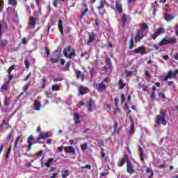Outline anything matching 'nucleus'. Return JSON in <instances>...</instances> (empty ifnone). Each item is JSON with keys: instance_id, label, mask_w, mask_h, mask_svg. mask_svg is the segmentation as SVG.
<instances>
[{"instance_id": "052dcab7", "label": "nucleus", "mask_w": 178, "mask_h": 178, "mask_svg": "<svg viewBox=\"0 0 178 178\" xmlns=\"http://www.w3.org/2000/svg\"><path fill=\"white\" fill-rule=\"evenodd\" d=\"M115 106L117 108H119V104H120V102L119 101V99L115 98Z\"/></svg>"}, {"instance_id": "6ab92c4d", "label": "nucleus", "mask_w": 178, "mask_h": 178, "mask_svg": "<svg viewBox=\"0 0 178 178\" xmlns=\"http://www.w3.org/2000/svg\"><path fill=\"white\" fill-rule=\"evenodd\" d=\"M174 74H173V71L172 70L168 71L166 76H164L165 81H167L168 79H172V77H174Z\"/></svg>"}, {"instance_id": "39448f33", "label": "nucleus", "mask_w": 178, "mask_h": 178, "mask_svg": "<svg viewBox=\"0 0 178 178\" xmlns=\"http://www.w3.org/2000/svg\"><path fill=\"white\" fill-rule=\"evenodd\" d=\"M163 33H165V28L163 27L159 28L157 31L153 35H152V39L156 40V38L159 35H161V34H163Z\"/></svg>"}, {"instance_id": "393cba45", "label": "nucleus", "mask_w": 178, "mask_h": 178, "mask_svg": "<svg viewBox=\"0 0 178 178\" xmlns=\"http://www.w3.org/2000/svg\"><path fill=\"white\" fill-rule=\"evenodd\" d=\"M104 8H105V4L104 3V1L99 0V6L97 7V9L98 10H102V9H104Z\"/></svg>"}, {"instance_id": "680f3d73", "label": "nucleus", "mask_w": 178, "mask_h": 178, "mask_svg": "<svg viewBox=\"0 0 178 178\" xmlns=\"http://www.w3.org/2000/svg\"><path fill=\"white\" fill-rule=\"evenodd\" d=\"M87 12H88V8H86L85 10L82 13L81 15V17L83 18L84 16H86Z\"/></svg>"}, {"instance_id": "20e7f679", "label": "nucleus", "mask_w": 178, "mask_h": 178, "mask_svg": "<svg viewBox=\"0 0 178 178\" xmlns=\"http://www.w3.org/2000/svg\"><path fill=\"white\" fill-rule=\"evenodd\" d=\"M144 38V32L138 30L134 37L135 42H140Z\"/></svg>"}, {"instance_id": "b1692460", "label": "nucleus", "mask_w": 178, "mask_h": 178, "mask_svg": "<svg viewBox=\"0 0 178 178\" xmlns=\"http://www.w3.org/2000/svg\"><path fill=\"white\" fill-rule=\"evenodd\" d=\"M94 40H95V35H94V33H92L89 35V38L86 42L87 45H88V44H90V42H92V41H94Z\"/></svg>"}, {"instance_id": "7ed1b4c3", "label": "nucleus", "mask_w": 178, "mask_h": 178, "mask_svg": "<svg viewBox=\"0 0 178 178\" xmlns=\"http://www.w3.org/2000/svg\"><path fill=\"white\" fill-rule=\"evenodd\" d=\"M27 143L29 144L28 145V149L31 151V149H33V146L34 144H41L40 141L38 140V138H36V140H34V138H33V135H31L28 137Z\"/></svg>"}, {"instance_id": "4468645a", "label": "nucleus", "mask_w": 178, "mask_h": 178, "mask_svg": "<svg viewBox=\"0 0 178 178\" xmlns=\"http://www.w3.org/2000/svg\"><path fill=\"white\" fill-rule=\"evenodd\" d=\"M129 120L131 122L130 129H129V134H133L134 133V120L133 119V115H129Z\"/></svg>"}, {"instance_id": "1a4fd4ad", "label": "nucleus", "mask_w": 178, "mask_h": 178, "mask_svg": "<svg viewBox=\"0 0 178 178\" xmlns=\"http://www.w3.org/2000/svg\"><path fill=\"white\" fill-rule=\"evenodd\" d=\"M79 92L81 95H84L86 94H88V92H90V90L87 88L81 86L79 89Z\"/></svg>"}, {"instance_id": "a18cd8bd", "label": "nucleus", "mask_w": 178, "mask_h": 178, "mask_svg": "<svg viewBox=\"0 0 178 178\" xmlns=\"http://www.w3.org/2000/svg\"><path fill=\"white\" fill-rule=\"evenodd\" d=\"M7 144L6 143H2L1 147H0V155L3 152V149H5V147H6Z\"/></svg>"}, {"instance_id": "0eeeda50", "label": "nucleus", "mask_w": 178, "mask_h": 178, "mask_svg": "<svg viewBox=\"0 0 178 178\" xmlns=\"http://www.w3.org/2000/svg\"><path fill=\"white\" fill-rule=\"evenodd\" d=\"M115 3V9L118 12V13L122 15V13H123V6H122V3H119V1H116Z\"/></svg>"}, {"instance_id": "a878e982", "label": "nucleus", "mask_w": 178, "mask_h": 178, "mask_svg": "<svg viewBox=\"0 0 178 178\" xmlns=\"http://www.w3.org/2000/svg\"><path fill=\"white\" fill-rule=\"evenodd\" d=\"M7 3L11 6H17V0H8Z\"/></svg>"}, {"instance_id": "79ce46f5", "label": "nucleus", "mask_w": 178, "mask_h": 178, "mask_svg": "<svg viewBox=\"0 0 178 178\" xmlns=\"http://www.w3.org/2000/svg\"><path fill=\"white\" fill-rule=\"evenodd\" d=\"M13 133V131L11 130L8 134L6 136V138L7 140V141H10L11 138H12V134Z\"/></svg>"}, {"instance_id": "864d4df0", "label": "nucleus", "mask_w": 178, "mask_h": 178, "mask_svg": "<svg viewBox=\"0 0 178 178\" xmlns=\"http://www.w3.org/2000/svg\"><path fill=\"white\" fill-rule=\"evenodd\" d=\"M10 152H12V145H10V147L8 148L6 156H9L10 155Z\"/></svg>"}, {"instance_id": "37998d69", "label": "nucleus", "mask_w": 178, "mask_h": 178, "mask_svg": "<svg viewBox=\"0 0 178 178\" xmlns=\"http://www.w3.org/2000/svg\"><path fill=\"white\" fill-rule=\"evenodd\" d=\"M16 69V65H12L8 70H7V73H12V70H15Z\"/></svg>"}, {"instance_id": "f257e3e1", "label": "nucleus", "mask_w": 178, "mask_h": 178, "mask_svg": "<svg viewBox=\"0 0 178 178\" xmlns=\"http://www.w3.org/2000/svg\"><path fill=\"white\" fill-rule=\"evenodd\" d=\"M156 124L159 126V124H163V126H166V111L161 109L160 110V115H156Z\"/></svg>"}, {"instance_id": "49530a36", "label": "nucleus", "mask_w": 178, "mask_h": 178, "mask_svg": "<svg viewBox=\"0 0 178 178\" xmlns=\"http://www.w3.org/2000/svg\"><path fill=\"white\" fill-rule=\"evenodd\" d=\"M81 148L82 151H86V149H87V148H88V144L84 143V144L81 145Z\"/></svg>"}, {"instance_id": "412c9836", "label": "nucleus", "mask_w": 178, "mask_h": 178, "mask_svg": "<svg viewBox=\"0 0 178 178\" xmlns=\"http://www.w3.org/2000/svg\"><path fill=\"white\" fill-rule=\"evenodd\" d=\"M62 2H65V0H53L51 5H53L54 8H58V3H59V5H62Z\"/></svg>"}, {"instance_id": "4d7b16f0", "label": "nucleus", "mask_w": 178, "mask_h": 178, "mask_svg": "<svg viewBox=\"0 0 178 178\" xmlns=\"http://www.w3.org/2000/svg\"><path fill=\"white\" fill-rule=\"evenodd\" d=\"M68 172H69V171H67V170L64 171V172H63V171H62V177H63V178H66V177H67V176H68V175H67Z\"/></svg>"}, {"instance_id": "69168bd1", "label": "nucleus", "mask_w": 178, "mask_h": 178, "mask_svg": "<svg viewBox=\"0 0 178 178\" xmlns=\"http://www.w3.org/2000/svg\"><path fill=\"white\" fill-rule=\"evenodd\" d=\"M121 99L122 101V104H124V102H126V96H124V94L121 95Z\"/></svg>"}, {"instance_id": "5fc2aeb1", "label": "nucleus", "mask_w": 178, "mask_h": 178, "mask_svg": "<svg viewBox=\"0 0 178 178\" xmlns=\"http://www.w3.org/2000/svg\"><path fill=\"white\" fill-rule=\"evenodd\" d=\"M63 80V78L62 77H58V78H54L53 79L54 83H58V81H62Z\"/></svg>"}, {"instance_id": "6e6552de", "label": "nucleus", "mask_w": 178, "mask_h": 178, "mask_svg": "<svg viewBox=\"0 0 178 178\" xmlns=\"http://www.w3.org/2000/svg\"><path fill=\"white\" fill-rule=\"evenodd\" d=\"M9 127H12L10 124H9V120L8 122L6 120H3L1 124H0V129H4L5 130L9 129Z\"/></svg>"}, {"instance_id": "f704fd0d", "label": "nucleus", "mask_w": 178, "mask_h": 178, "mask_svg": "<svg viewBox=\"0 0 178 178\" xmlns=\"http://www.w3.org/2000/svg\"><path fill=\"white\" fill-rule=\"evenodd\" d=\"M8 43V40L6 39H3L0 42V48H5V45Z\"/></svg>"}, {"instance_id": "58836bf2", "label": "nucleus", "mask_w": 178, "mask_h": 178, "mask_svg": "<svg viewBox=\"0 0 178 178\" xmlns=\"http://www.w3.org/2000/svg\"><path fill=\"white\" fill-rule=\"evenodd\" d=\"M131 40L129 41V49H133V40L134 38V35L131 34Z\"/></svg>"}, {"instance_id": "13d9d810", "label": "nucleus", "mask_w": 178, "mask_h": 178, "mask_svg": "<svg viewBox=\"0 0 178 178\" xmlns=\"http://www.w3.org/2000/svg\"><path fill=\"white\" fill-rule=\"evenodd\" d=\"M81 169H91V165L90 164H87L86 165L81 166Z\"/></svg>"}, {"instance_id": "f8f14e48", "label": "nucleus", "mask_w": 178, "mask_h": 178, "mask_svg": "<svg viewBox=\"0 0 178 178\" xmlns=\"http://www.w3.org/2000/svg\"><path fill=\"white\" fill-rule=\"evenodd\" d=\"M65 152L67 154H76V148L70 146H67L65 147Z\"/></svg>"}, {"instance_id": "473e14b6", "label": "nucleus", "mask_w": 178, "mask_h": 178, "mask_svg": "<svg viewBox=\"0 0 178 178\" xmlns=\"http://www.w3.org/2000/svg\"><path fill=\"white\" fill-rule=\"evenodd\" d=\"M7 73H8L7 84H9L11 80L13 79V74H12L11 72H7Z\"/></svg>"}, {"instance_id": "bb28decb", "label": "nucleus", "mask_w": 178, "mask_h": 178, "mask_svg": "<svg viewBox=\"0 0 178 178\" xmlns=\"http://www.w3.org/2000/svg\"><path fill=\"white\" fill-rule=\"evenodd\" d=\"M9 83L6 82V83L3 84L0 88V91L2 92L3 91H8V86Z\"/></svg>"}, {"instance_id": "de8ad7c7", "label": "nucleus", "mask_w": 178, "mask_h": 178, "mask_svg": "<svg viewBox=\"0 0 178 178\" xmlns=\"http://www.w3.org/2000/svg\"><path fill=\"white\" fill-rule=\"evenodd\" d=\"M46 83H47V79H42V86H41L42 90H44V88H45Z\"/></svg>"}, {"instance_id": "a19ab883", "label": "nucleus", "mask_w": 178, "mask_h": 178, "mask_svg": "<svg viewBox=\"0 0 178 178\" xmlns=\"http://www.w3.org/2000/svg\"><path fill=\"white\" fill-rule=\"evenodd\" d=\"M98 88H99V90H100V91H104V90H105V88H106V86H105V84L101 83L99 84Z\"/></svg>"}, {"instance_id": "e2e57ef3", "label": "nucleus", "mask_w": 178, "mask_h": 178, "mask_svg": "<svg viewBox=\"0 0 178 178\" xmlns=\"http://www.w3.org/2000/svg\"><path fill=\"white\" fill-rule=\"evenodd\" d=\"M159 97H161V98H163V99H166V96H165V93H163V92H159Z\"/></svg>"}, {"instance_id": "338daca9", "label": "nucleus", "mask_w": 178, "mask_h": 178, "mask_svg": "<svg viewBox=\"0 0 178 178\" xmlns=\"http://www.w3.org/2000/svg\"><path fill=\"white\" fill-rule=\"evenodd\" d=\"M106 62L109 65V66H112V60H111V58H108Z\"/></svg>"}, {"instance_id": "ea45409f", "label": "nucleus", "mask_w": 178, "mask_h": 178, "mask_svg": "<svg viewBox=\"0 0 178 178\" xmlns=\"http://www.w3.org/2000/svg\"><path fill=\"white\" fill-rule=\"evenodd\" d=\"M126 22H127V15H124L122 17V27L126 26Z\"/></svg>"}, {"instance_id": "a211bd4d", "label": "nucleus", "mask_w": 178, "mask_h": 178, "mask_svg": "<svg viewBox=\"0 0 178 178\" xmlns=\"http://www.w3.org/2000/svg\"><path fill=\"white\" fill-rule=\"evenodd\" d=\"M88 111L89 112H92V108H94V106H95V101H94L93 99H90L89 104H88Z\"/></svg>"}, {"instance_id": "e433bc0d", "label": "nucleus", "mask_w": 178, "mask_h": 178, "mask_svg": "<svg viewBox=\"0 0 178 178\" xmlns=\"http://www.w3.org/2000/svg\"><path fill=\"white\" fill-rule=\"evenodd\" d=\"M124 73H125V76L126 77H131V76H133V72H131V71H129L127 70H125Z\"/></svg>"}, {"instance_id": "bf43d9fd", "label": "nucleus", "mask_w": 178, "mask_h": 178, "mask_svg": "<svg viewBox=\"0 0 178 178\" xmlns=\"http://www.w3.org/2000/svg\"><path fill=\"white\" fill-rule=\"evenodd\" d=\"M22 90H23L24 92H27V90H29V85L28 84H25L22 87Z\"/></svg>"}, {"instance_id": "423d86ee", "label": "nucleus", "mask_w": 178, "mask_h": 178, "mask_svg": "<svg viewBox=\"0 0 178 178\" xmlns=\"http://www.w3.org/2000/svg\"><path fill=\"white\" fill-rule=\"evenodd\" d=\"M134 54H140V55H147V52L144 49V46H140L134 50Z\"/></svg>"}, {"instance_id": "c03bdc74", "label": "nucleus", "mask_w": 178, "mask_h": 178, "mask_svg": "<svg viewBox=\"0 0 178 178\" xmlns=\"http://www.w3.org/2000/svg\"><path fill=\"white\" fill-rule=\"evenodd\" d=\"M52 161H54V159H48L44 164L45 166H47V168H49V166H51V163H52Z\"/></svg>"}, {"instance_id": "f3484780", "label": "nucleus", "mask_w": 178, "mask_h": 178, "mask_svg": "<svg viewBox=\"0 0 178 178\" xmlns=\"http://www.w3.org/2000/svg\"><path fill=\"white\" fill-rule=\"evenodd\" d=\"M73 120L74 121V124H79V123H81V121L80 120V114L78 113H74Z\"/></svg>"}, {"instance_id": "72a5a7b5", "label": "nucleus", "mask_w": 178, "mask_h": 178, "mask_svg": "<svg viewBox=\"0 0 178 178\" xmlns=\"http://www.w3.org/2000/svg\"><path fill=\"white\" fill-rule=\"evenodd\" d=\"M120 129H118V122H115L113 125V131L116 133V134H119Z\"/></svg>"}, {"instance_id": "9b49d317", "label": "nucleus", "mask_w": 178, "mask_h": 178, "mask_svg": "<svg viewBox=\"0 0 178 178\" xmlns=\"http://www.w3.org/2000/svg\"><path fill=\"white\" fill-rule=\"evenodd\" d=\"M127 173H134V170L133 169V165H131V162L130 161H127Z\"/></svg>"}, {"instance_id": "603ef678", "label": "nucleus", "mask_w": 178, "mask_h": 178, "mask_svg": "<svg viewBox=\"0 0 178 178\" xmlns=\"http://www.w3.org/2000/svg\"><path fill=\"white\" fill-rule=\"evenodd\" d=\"M46 97H47V98H52V92H44Z\"/></svg>"}, {"instance_id": "5701e85b", "label": "nucleus", "mask_w": 178, "mask_h": 178, "mask_svg": "<svg viewBox=\"0 0 178 178\" xmlns=\"http://www.w3.org/2000/svg\"><path fill=\"white\" fill-rule=\"evenodd\" d=\"M41 106H42L41 102L35 100V111H40Z\"/></svg>"}, {"instance_id": "aec40b11", "label": "nucleus", "mask_w": 178, "mask_h": 178, "mask_svg": "<svg viewBox=\"0 0 178 178\" xmlns=\"http://www.w3.org/2000/svg\"><path fill=\"white\" fill-rule=\"evenodd\" d=\"M127 161H130L129 159V157L128 156L124 157L122 159H121L120 161V163H118V166H123V165H124V163L127 164Z\"/></svg>"}, {"instance_id": "4c0bfd02", "label": "nucleus", "mask_w": 178, "mask_h": 178, "mask_svg": "<svg viewBox=\"0 0 178 178\" xmlns=\"http://www.w3.org/2000/svg\"><path fill=\"white\" fill-rule=\"evenodd\" d=\"M51 91H59V86L58 84L52 85Z\"/></svg>"}, {"instance_id": "f03ea898", "label": "nucleus", "mask_w": 178, "mask_h": 178, "mask_svg": "<svg viewBox=\"0 0 178 178\" xmlns=\"http://www.w3.org/2000/svg\"><path fill=\"white\" fill-rule=\"evenodd\" d=\"M63 51L65 58L73 59V57L77 56V54H76V50H74V49H70V46H68L67 47V48L63 49Z\"/></svg>"}, {"instance_id": "2eb2a0df", "label": "nucleus", "mask_w": 178, "mask_h": 178, "mask_svg": "<svg viewBox=\"0 0 178 178\" xmlns=\"http://www.w3.org/2000/svg\"><path fill=\"white\" fill-rule=\"evenodd\" d=\"M29 24L34 29V27H35L37 25V19H35L34 17H31L29 19Z\"/></svg>"}, {"instance_id": "774afa93", "label": "nucleus", "mask_w": 178, "mask_h": 178, "mask_svg": "<svg viewBox=\"0 0 178 178\" xmlns=\"http://www.w3.org/2000/svg\"><path fill=\"white\" fill-rule=\"evenodd\" d=\"M21 44H24V45H26V44H27V41L26 40V38H23L22 39Z\"/></svg>"}, {"instance_id": "dca6fc26", "label": "nucleus", "mask_w": 178, "mask_h": 178, "mask_svg": "<svg viewBox=\"0 0 178 178\" xmlns=\"http://www.w3.org/2000/svg\"><path fill=\"white\" fill-rule=\"evenodd\" d=\"M164 19L166 22H172V20L176 19L175 16H172V15L165 13V16H164Z\"/></svg>"}, {"instance_id": "09e8293b", "label": "nucleus", "mask_w": 178, "mask_h": 178, "mask_svg": "<svg viewBox=\"0 0 178 178\" xmlns=\"http://www.w3.org/2000/svg\"><path fill=\"white\" fill-rule=\"evenodd\" d=\"M19 141H20V136H17V138L15 139V145L14 149L17 148V145H19Z\"/></svg>"}, {"instance_id": "0e129e2a", "label": "nucleus", "mask_w": 178, "mask_h": 178, "mask_svg": "<svg viewBox=\"0 0 178 178\" xmlns=\"http://www.w3.org/2000/svg\"><path fill=\"white\" fill-rule=\"evenodd\" d=\"M58 62H59V59H57L55 58H51V63H58Z\"/></svg>"}, {"instance_id": "c9c22d12", "label": "nucleus", "mask_w": 178, "mask_h": 178, "mask_svg": "<svg viewBox=\"0 0 178 178\" xmlns=\"http://www.w3.org/2000/svg\"><path fill=\"white\" fill-rule=\"evenodd\" d=\"M167 44H176V38H170L169 39H167Z\"/></svg>"}, {"instance_id": "4be33fe9", "label": "nucleus", "mask_w": 178, "mask_h": 178, "mask_svg": "<svg viewBox=\"0 0 178 178\" xmlns=\"http://www.w3.org/2000/svg\"><path fill=\"white\" fill-rule=\"evenodd\" d=\"M145 173H149L148 178L154 177V171H152V169H151L150 168H146Z\"/></svg>"}, {"instance_id": "6e6d98bb", "label": "nucleus", "mask_w": 178, "mask_h": 178, "mask_svg": "<svg viewBox=\"0 0 178 178\" xmlns=\"http://www.w3.org/2000/svg\"><path fill=\"white\" fill-rule=\"evenodd\" d=\"M139 154L140 156H144V149L141 147H139Z\"/></svg>"}, {"instance_id": "c756f323", "label": "nucleus", "mask_w": 178, "mask_h": 178, "mask_svg": "<svg viewBox=\"0 0 178 178\" xmlns=\"http://www.w3.org/2000/svg\"><path fill=\"white\" fill-rule=\"evenodd\" d=\"M166 44H168V39L163 38L158 43V45L159 47H162L166 45Z\"/></svg>"}, {"instance_id": "c85d7f7f", "label": "nucleus", "mask_w": 178, "mask_h": 178, "mask_svg": "<svg viewBox=\"0 0 178 178\" xmlns=\"http://www.w3.org/2000/svg\"><path fill=\"white\" fill-rule=\"evenodd\" d=\"M118 85L119 90H122V88H124V86H126V84L123 83V81H122V79H119Z\"/></svg>"}, {"instance_id": "cd10ccee", "label": "nucleus", "mask_w": 178, "mask_h": 178, "mask_svg": "<svg viewBox=\"0 0 178 178\" xmlns=\"http://www.w3.org/2000/svg\"><path fill=\"white\" fill-rule=\"evenodd\" d=\"M147 29H148V24H147V23H143L138 30L139 31H143V33H144Z\"/></svg>"}, {"instance_id": "7c9ffc66", "label": "nucleus", "mask_w": 178, "mask_h": 178, "mask_svg": "<svg viewBox=\"0 0 178 178\" xmlns=\"http://www.w3.org/2000/svg\"><path fill=\"white\" fill-rule=\"evenodd\" d=\"M2 26H6L8 27V24L5 22H0V38L2 37Z\"/></svg>"}, {"instance_id": "2f4dec72", "label": "nucleus", "mask_w": 178, "mask_h": 178, "mask_svg": "<svg viewBox=\"0 0 178 178\" xmlns=\"http://www.w3.org/2000/svg\"><path fill=\"white\" fill-rule=\"evenodd\" d=\"M58 29H59L60 32L61 33V35H63V24H62V20L59 21Z\"/></svg>"}, {"instance_id": "ddd939ff", "label": "nucleus", "mask_w": 178, "mask_h": 178, "mask_svg": "<svg viewBox=\"0 0 178 178\" xmlns=\"http://www.w3.org/2000/svg\"><path fill=\"white\" fill-rule=\"evenodd\" d=\"M75 73L77 80H79V79H81L82 81H84V75H83V72H81V71L76 70H75Z\"/></svg>"}, {"instance_id": "8fccbe9b", "label": "nucleus", "mask_w": 178, "mask_h": 178, "mask_svg": "<svg viewBox=\"0 0 178 178\" xmlns=\"http://www.w3.org/2000/svg\"><path fill=\"white\" fill-rule=\"evenodd\" d=\"M31 63H30V60H25V66L26 69H29L31 66Z\"/></svg>"}, {"instance_id": "9d476101", "label": "nucleus", "mask_w": 178, "mask_h": 178, "mask_svg": "<svg viewBox=\"0 0 178 178\" xmlns=\"http://www.w3.org/2000/svg\"><path fill=\"white\" fill-rule=\"evenodd\" d=\"M47 138H49V135H48V132H44L42 134H41V133H39V135L38 136V141H40V140H47Z\"/></svg>"}, {"instance_id": "3c124183", "label": "nucleus", "mask_w": 178, "mask_h": 178, "mask_svg": "<svg viewBox=\"0 0 178 178\" xmlns=\"http://www.w3.org/2000/svg\"><path fill=\"white\" fill-rule=\"evenodd\" d=\"M55 56H56V58H60V50H59V49L55 51Z\"/></svg>"}]
</instances>
